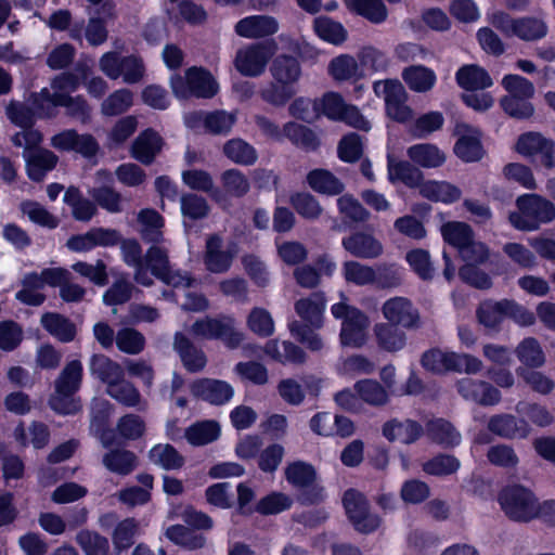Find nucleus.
Returning a JSON list of instances; mask_svg holds the SVG:
<instances>
[{
  "mask_svg": "<svg viewBox=\"0 0 555 555\" xmlns=\"http://www.w3.org/2000/svg\"><path fill=\"white\" fill-rule=\"evenodd\" d=\"M340 299L339 302L331 307L332 315L336 320H341L340 344L346 347L360 348L367 340L370 319L360 309L349 305L344 293H340Z\"/></svg>",
  "mask_w": 555,
  "mask_h": 555,
  "instance_id": "obj_1",
  "label": "nucleus"
},
{
  "mask_svg": "<svg viewBox=\"0 0 555 555\" xmlns=\"http://www.w3.org/2000/svg\"><path fill=\"white\" fill-rule=\"evenodd\" d=\"M274 83L263 92L264 99L275 105L285 104L295 93V83L299 80L301 69L295 57L278 56L271 66Z\"/></svg>",
  "mask_w": 555,
  "mask_h": 555,
  "instance_id": "obj_2",
  "label": "nucleus"
},
{
  "mask_svg": "<svg viewBox=\"0 0 555 555\" xmlns=\"http://www.w3.org/2000/svg\"><path fill=\"white\" fill-rule=\"evenodd\" d=\"M83 367L80 361L73 360L62 370L55 380V392L50 398L51 408L62 414H74L79 411L80 402L74 398L81 385Z\"/></svg>",
  "mask_w": 555,
  "mask_h": 555,
  "instance_id": "obj_3",
  "label": "nucleus"
},
{
  "mask_svg": "<svg viewBox=\"0 0 555 555\" xmlns=\"http://www.w3.org/2000/svg\"><path fill=\"white\" fill-rule=\"evenodd\" d=\"M499 503L505 515L515 521L528 522L539 516V500L520 485L505 487L499 494Z\"/></svg>",
  "mask_w": 555,
  "mask_h": 555,
  "instance_id": "obj_4",
  "label": "nucleus"
},
{
  "mask_svg": "<svg viewBox=\"0 0 555 555\" xmlns=\"http://www.w3.org/2000/svg\"><path fill=\"white\" fill-rule=\"evenodd\" d=\"M519 212L509 215L511 223L518 230L533 231L540 223L555 218V206L537 194H527L517 199Z\"/></svg>",
  "mask_w": 555,
  "mask_h": 555,
  "instance_id": "obj_5",
  "label": "nucleus"
},
{
  "mask_svg": "<svg viewBox=\"0 0 555 555\" xmlns=\"http://www.w3.org/2000/svg\"><path fill=\"white\" fill-rule=\"evenodd\" d=\"M173 94L179 99L196 96L211 99L219 91V85L212 75L202 67L189 68L184 76L173 75L170 78Z\"/></svg>",
  "mask_w": 555,
  "mask_h": 555,
  "instance_id": "obj_6",
  "label": "nucleus"
},
{
  "mask_svg": "<svg viewBox=\"0 0 555 555\" xmlns=\"http://www.w3.org/2000/svg\"><path fill=\"white\" fill-rule=\"evenodd\" d=\"M487 18L490 24L507 37L533 41L545 37L547 34V26L540 18H513L509 14L500 10L489 12Z\"/></svg>",
  "mask_w": 555,
  "mask_h": 555,
  "instance_id": "obj_7",
  "label": "nucleus"
},
{
  "mask_svg": "<svg viewBox=\"0 0 555 555\" xmlns=\"http://www.w3.org/2000/svg\"><path fill=\"white\" fill-rule=\"evenodd\" d=\"M422 365L427 371L442 374L449 371L476 374L481 371L482 362L478 358L467 353L431 349L422 357Z\"/></svg>",
  "mask_w": 555,
  "mask_h": 555,
  "instance_id": "obj_8",
  "label": "nucleus"
},
{
  "mask_svg": "<svg viewBox=\"0 0 555 555\" xmlns=\"http://www.w3.org/2000/svg\"><path fill=\"white\" fill-rule=\"evenodd\" d=\"M343 275L348 283L359 286L378 284L382 287L398 285L401 281L400 269L396 266H379L374 268L358 261H346L343 264Z\"/></svg>",
  "mask_w": 555,
  "mask_h": 555,
  "instance_id": "obj_9",
  "label": "nucleus"
},
{
  "mask_svg": "<svg viewBox=\"0 0 555 555\" xmlns=\"http://www.w3.org/2000/svg\"><path fill=\"white\" fill-rule=\"evenodd\" d=\"M514 150L521 157L546 170L555 168V141L540 132L530 131L520 134Z\"/></svg>",
  "mask_w": 555,
  "mask_h": 555,
  "instance_id": "obj_10",
  "label": "nucleus"
},
{
  "mask_svg": "<svg viewBox=\"0 0 555 555\" xmlns=\"http://www.w3.org/2000/svg\"><path fill=\"white\" fill-rule=\"evenodd\" d=\"M99 68L107 78H121L128 85L140 82L145 73L141 59L135 55L122 56L116 51L104 53L99 60Z\"/></svg>",
  "mask_w": 555,
  "mask_h": 555,
  "instance_id": "obj_11",
  "label": "nucleus"
},
{
  "mask_svg": "<svg viewBox=\"0 0 555 555\" xmlns=\"http://www.w3.org/2000/svg\"><path fill=\"white\" fill-rule=\"evenodd\" d=\"M319 116L323 115L334 121H343L359 130L369 131L370 121L354 106L347 104L337 92H326L317 100Z\"/></svg>",
  "mask_w": 555,
  "mask_h": 555,
  "instance_id": "obj_12",
  "label": "nucleus"
},
{
  "mask_svg": "<svg viewBox=\"0 0 555 555\" xmlns=\"http://www.w3.org/2000/svg\"><path fill=\"white\" fill-rule=\"evenodd\" d=\"M373 90L376 96L385 102L387 115L401 124L411 121L413 111L406 104L408 93L403 85L397 79H386L375 81Z\"/></svg>",
  "mask_w": 555,
  "mask_h": 555,
  "instance_id": "obj_13",
  "label": "nucleus"
},
{
  "mask_svg": "<svg viewBox=\"0 0 555 555\" xmlns=\"http://www.w3.org/2000/svg\"><path fill=\"white\" fill-rule=\"evenodd\" d=\"M343 504L348 519L357 531L369 533L379 527V517L370 512L367 501L361 492L354 489L347 490L343 496Z\"/></svg>",
  "mask_w": 555,
  "mask_h": 555,
  "instance_id": "obj_14",
  "label": "nucleus"
},
{
  "mask_svg": "<svg viewBox=\"0 0 555 555\" xmlns=\"http://www.w3.org/2000/svg\"><path fill=\"white\" fill-rule=\"evenodd\" d=\"M260 125L267 134L278 140L285 137L294 145L307 152L315 151L320 145L318 134L304 125L289 121L284 125L282 130L274 124L264 119H261Z\"/></svg>",
  "mask_w": 555,
  "mask_h": 555,
  "instance_id": "obj_15",
  "label": "nucleus"
},
{
  "mask_svg": "<svg viewBox=\"0 0 555 555\" xmlns=\"http://www.w3.org/2000/svg\"><path fill=\"white\" fill-rule=\"evenodd\" d=\"M456 388L465 400L481 405H495L501 401L500 390L485 380L464 377L457 380Z\"/></svg>",
  "mask_w": 555,
  "mask_h": 555,
  "instance_id": "obj_16",
  "label": "nucleus"
},
{
  "mask_svg": "<svg viewBox=\"0 0 555 555\" xmlns=\"http://www.w3.org/2000/svg\"><path fill=\"white\" fill-rule=\"evenodd\" d=\"M191 393L210 404L221 405L229 402L234 390L230 384L219 379L201 378L190 385Z\"/></svg>",
  "mask_w": 555,
  "mask_h": 555,
  "instance_id": "obj_17",
  "label": "nucleus"
},
{
  "mask_svg": "<svg viewBox=\"0 0 555 555\" xmlns=\"http://www.w3.org/2000/svg\"><path fill=\"white\" fill-rule=\"evenodd\" d=\"M384 318L391 324L405 328L418 325L420 315L412 302L404 297H393L382 306Z\"/></svg>",
  "mask_w": 555,
  "mask_h": 555,
  "instance_id": "obj_18",
  "label": "nucleus"
},
{
  "mask_svg": "<svg viewBox=\"0 0 555 555\" xmlns=\"http://www.w3.org/2000/svg\"><path fill=\"white\" fill-rule=\"evenodd\" d=\"M325 307L326 298L322 292L312 293L300 298L294 305L295 312L302 321L301 323L313 328L322 327Z\"/></svg>",
  "mask_w": 555,
  "mask_h": 555,
  "instance_id": "obj_19",
  "label": "nucleus"
},
{
  "mask_svg": "<svg viewBox=\"0 0 555 555\" xmlns=\"http://www.w3.org/2000/svg\"><path fill=\"white\" fill-rule=\"evenodd\" d=\"M236 120L237 115L235 113L225 111L196 112L185 117L189 127H195L198 122H203L205 129L210 133L223 135L230 132Z\"/></svg>",
  "mask_w": 555,
  "mask_h": 555,
  "instance_id": "obj_20",
  "label": "nucleus"
},
{
  "mask_svg": "<svg viewBox=\"0 0 555 555\" xmlns=\"http://www.w3.org/2000/svg\"><path fill=\"white\" fill-rule=\"evenodd\" d=\"M456 132L460 138L454 146L455 154L464 162L479 160L483 154L479 131L466 124H461L456 126Z\"/></svg>",
  "mask_w": 555,
  "mask_h": 555,
  "instance_id": "obj_21",
  "label": "nucleus"
},
{
  "mask_svg": "<svg viewBox=\"0 0 555 555\" xmlns=\"http://www.w3.org/2000/svg\"><path fill=\"white\" fill-rule=\"evenodd\" d=\"M275 51L276 46L272 40L257 42L245 48V76L261 75Z\"/></svg>",
  "mask_w": 555,
  "mask_h": 555,
  "instance_id": "obj_22",
  "label": "nucleus"
},
{
  "mask_svg": "<svg viewBox=\"0 0 555 555\" xmlns=\"http://www.w3.org/2000/svg\"><path fill=\"white\" fill-rule=\"evenodd\" d=\"M344 248L352 256L364 259H372L383 254V245L372 234L357 232L343 238Z\"/></svg>",
  "mask_w": 555,
  "mask_h": 555,
  "instance_id": "obj_23",
  "label": "nucleus"
},
{
  "mask_svg": "<svg viewBox=\"0 0 555 555\" xmlns=\"http://www.w3.org/2000/svg\"><path fill=\"white\" fill-rule=\"evenodd\" d=\"M173 349L178 352L184 367L192 373L202 371L207 363L203 350L195 347L192 341L182 333L175 334Z\"/></svg>",
  "mask_w": 555,
  "mask_h": 555,
  "instance_id": "obj_24",
  "label": "nucleus"
},
{
  "mask_svg": "<svg viewBox=\"0 0 555 555\" xmlns=\"http://www.w3.org/2000/svg\"><path fill=\"white\" fill-rule=\"evenodd\" d=\"M488 429L506 439L526 438L530 433V427L525 421H517L509 414L492 416L489 420Z\"/></svg>",
  "mask_w": 555,
  "mask_h": 555,
  "instance_id": "obj_25",
  "label": "nucleus"
},
{
  "mask_svg": "<svg viewBox=\"0 0 555 555\" xmlns=\"http://www.w3.org/2000/svg\"><path fill=\"white\" fill-rule=\"evenodd\" d=\"M409 159L418 167L433 169L442 166L446 154L437 145L431 143H417L406 150Z\"/></svg>",
  "mask_w": 555,
  "mask_h": 555,
  "instance_id": "obj_26",
  "label": "nucleus"
},
{
  "mask_svg": "<svg viewBox=\"0 0 555 555\" xmlns=\"http://www.w3.org/2000/svg\"><path fill=\"white\" fill-rule=\"evenodd\" d=\"M163 140L154 130H145L132 143V156L144 165H150L160 152Z\"/></svg>",
  "mask_w": 555,
  "mask_h": 555,
  "instance_id": "obj_27",
  "label": "nucleus"
},
{
  "mask_svg": "<svg viewBox=\"0 0 555 555\" xmlns=\"http://www.w3.org/2000/svg\"><path fill=\"white\" fill-rule=\"evenodd\" d=\"M24 158L27 164L28 177L34 181L42 180L46 173L52 170L57 163V156L53 152L43 149L24 151Z\"/></svg>",
  "mask_w": 555,
  "mask_h": 555,
  "instance_id": "obj_28",
  "label": "nucleus"
},
{
  "mask_svg": "<svg viewBox=\"0 0 555 555\" xmlns=\"http://www.w3.org/2000/svg\"><path fill=\"white\" fill-rule=\"evenodd\" d=\"M420 194L433 202L452 204L462 196V191L448 181L427 180L420 184Z\"/></svg>",
  "mask_w": 555,
  "mask_h": 555,
  "instance_id": "obj_29",
  "label": "nucleus"
},
{
  "mask_svg": "<svg viewBox=\"0 0 555 555\" xmlns=\"http://www.w3.org/2000/svg\"><path fill=\"white\" fill-rule=\"evenodd\" d=\"M121 253L125 262L134 267V280L143 285L151 286L153 279L144 266V257L140 244L135 240H126L121 242Z\"/></svg>",
  "mask_w": 555,
  "mask_h": 555,
  "instance_id": "obj_30",
  "label": "nucleus"
},
{
  "mask_svg": "<svg viewBox=\"0 0 555 555\" xmlns=\"http://www.w3.org/2000/svg\"><path fill=\"white\" fill-rule=\"evenodd\" d=\"M383 435L389 441L412 443L422 435V427L411 420H391L384 424Z\"/></svg>",
  "mask_w": 555,
  "mask_h": 555,
  "instance_id": "obj_31",
  "label": "nucleus"
},
{
  "mask_svg": "<svg viewBox=\"0 0 555 555\" xmlns=\"http://www.w3.org/2000/svg\"><path fill=\"white\" fill-rule=\"evenodd\" d=\"M89 369L91 374L103 382L106 387L125 376L122 366L105 354H93Z\"/></svg>",
  "mask_w": 555,
  "mask_h": 555,
  "instance_id": "obj_32",
  "label": "nucleus"
},
{
  "mask_svg": "<svg viewBox=\"0 0 555 555\" xmlns=\"http://www.w3.org/2000/svg\"><path fill=\"white\" fill-rule=\"evenodd\" d=\"M221 434L220 425L214 420L198 421L185 429L184 437L193 447H203L216 441Z\"/></svg>",
  "mask_w": 555,
  "mask_h": 555,
  "instance_id": "obj_33",
  "label": "nucleus"
},
{
  "mask_svg": "<svg viewBox=\"0 0 555 555\" xmlns=\"http://www.w3.org/2000/svg\"><path fill=\"white\" fill-rule=\"evenodd\" d=\"M387 169L388 180L391 183L401 181L409 188L420 189V184L423 182L422 171L409 162L397 160L393 157L388 156Z\"/></svg>",
  "mask_w": 555,
  "mask_h": 555,
  "instance_id": "obj_34",
  "label": "nucleus"
},
{
  "mask_svg": "<svg viewBox=\"0 0 555 555\" xmlns=\"http://www.w3.org/2000/svg\"><path fill=\"white\" fill-rule=\"evenodd\" d=\"M102 464L111 473L127 476L138 467V456L126 449H112L103 455Z\"/></svg>",
  "mask_w": 555,
  "mask_h": 555,
  "instance_id": "obj_35",
  "label": "nucleus"
},
{
  "mask_svg": "<svg viewBox=\"0 0 555 555\" xmlns=\"http://www.w3.org/2000/svg\"><path fill=\"white\" fill-rule=\"evenodd\" d=\"M112 413V404L104 399H95L91 408V431L100 439L103 447L107 448L113 440L109 433L105 429L107 420Z\"/></svg>",
  "mask_w": 555,
  "mask_h": 555,
  "instance_id": "obj_36",
  "label": "nucleus"
},
{
  "mask_svg": "<svg viewBox=\"0 0 555 555\" xmlns=\"http://www.w3.org/2000/svg\"><path fill=\"white\" fill-rule=\"evenodd\" d=\"M328 74L336 81L357 80L364 77L358 59L349 54H340L328 64Z\"/></svg>",
  "mask_w": 555,
  "mask_h": 555,
  "instance_id": "obj_37",
  "label": "nucleus"
},
{
  "mask_svg": "<svg viewBox=\"0 0 555 555\" xmlns=\"http://www.w3.org/2000/svg\"><path fill=\"white\" fill-rule=\"evenodd\" d=\"M231 249H221V240L218 236H210L206 242L205 264L215 273L227 271L233 259Z\"/></svg>",
  "mask_w": 555,
  "mask_h": 555,
  "instance_id": "obj_38",
  "label": "nucleus"
},
{
  "mask_svg": "<svg viewBox=\"0 0 555 555\" xmlns=\"http://www.w3.org/2000/svg\"><path fill=\"white\" fill-rule=\"evenodd\" d=\"M459 86L467 91L483 90L493 85L489 73L478 65H465L456 72Z\"/></svg>",
  "mask_w": 555,
  "mask_h": 555,
  "instance_id": "obj_39",
  "label": "nucleus"
},
{
  "mask_svg": "<svg viewBox=\"0 0 555 555\" xmlns=\"http://www.w3.org/2000/svg\"><path fill=\"white\" fill-rule=\"evenodd\" d=\"M266 356L280 363H302L305 352L302 349L289 341L270 340L261 350Z\"/></svg>",
  "mask_w": 555,
  "mask_h": 555,
  "instance_id": "obj_40",
  "label": "nucleus"
},
{
  "mask_svg": "<svg viewBox=\"0 0 555 555\" xmlns=\"http://www.w3.org/2000/svg\"><path fill=\"white\" fill-rule=\"evenodd\" d=\"M402 79L412 91L424 93L434 88L437 76L426 66L412 65L403 69Z\"/></svg>",
  "mask_w": 555,
  "mask_h": 555,
  "instance_id": "obj_41",
  "label": "nucleus"
},
{
  "mask_svg": "<svg viewBox=\"0 0 555 555\" xmlns=\"http://www.w3.org/2000/svg\"><path fill=\"white\" fill-rule=\"evenodd\" d=\"M138 221L141 225L140 233L144 241L156 244L165 242L163 235L165 220L156 210L151 208L142 209L138 215Z\"/></svg>",
  "mask_w": 555,
  "mask_h": 555,
  "instance_id": "obj_42",
  "label": "nucleus"
},
{
  "mask_svg": "<svg viewBox=\"0 0 555 555\" xmlns=\"http://www.w3.org/2000/svg\"><path fill=\"white\" fill-rule=\"evenodd\" d=\"M377 345L388 351L397 352L405 346V334L391 323H377L374 326Z\"/></svg>",
  "mask_w": 555,
  "mask_h": 555,
  "instance_id": "obj_43",
  "label": "nucleus"
},
{
  "mask_svg": "<svg viewBox=\"0 0 555 555\" xmlns=\"http://www.w3.org/2000/svg\"><path fill=\"white\" fill-rule=\"evenodd\" d=\"M150 461L165 470H177L184 465V457L168 443L154 446L149 452Z\"/></svg>",
  "mask_w": 555,
  "mask_h": 555,
  "instance_id": "obj_44",
  "label": "nucleus"
},
{
  "mask_svg": "<svg viewBox=\"0 0 555 555\" xmlns=\"http://www.w3.org/2000/svg\"><path fill=\"white\" fill-rule=\"evenodd\" d=\"M165 537L176 545L182 546L186 550L202 548L206 542L203 534H199L183 525H172L168 527L165 531Z\"/></svg>",
  "mask_w": 555,
  "mask_h": 555,
  "instance_id": "obj_45",
  "label": "nucleus"
},
{
  "mask_svg": "<svg viewBox=\"0 0 555 555\" xmlns=\"http://www.w3.org/2000/svg\"><path fill=\"white\" fill-rule=\"evenodd\" d=\"M309 186L321 194L337 195L344 190V184L330 171L314 169L307 176Z\"/></svg>",
  "mask_w": 555,
  "mask_h": 555,
  "instance_id": "obj_46",
  "label": "nucleus"
},
{
  "mask_svg": "<svg viewBox=\"0 0 555 555\" xmlns=\"http://www.w3.org/2000/svg\"><path fill=\"white\" fill-rule=\"evenodd\" d=\"M42 326L61 341H72L75 337V325L59 313L48 312L41 317Z\"/></svg>",
  "mask_w": 555,
  "mask_h": 555,
  "instance_id": "obj_47",
  "label": "nucleus"
},
{
  "mask_svg": "<svg viewBox=\"0 0 555 555\" xmlns=\"http://www.w3.org/2000/svg\"><path fill=\"white\" fill-rule=\"evenodd\" d=\"M443 241L455 247L459 251L474 237L472 228L461 221H449L440 229Z\"/></svg>",
  "mask_w": 555,
  "mask_h": 555,
  "instance_id": "obj_48",
  "label": "nucleus"
},
{
  "mask_svg": "<svg viewBox=\"0 0 555 555\" xmlns=\"http://www.w3.org/2000/svg\"><path fill=\"white\" fill-rule=\"evenodd\" d=\"M15 438L23 447L28 446L29 443L35 449L44 448L50 439V433L47 425L42 423H33L28 429H25L23 426H18L15 429Z\"/></svg>",
  "mask_w": 555,
  "mask_h": 555,
  "instance_id": "obj_49",
  "label": "nucleus"
},
{
  "mask_svg": "<svg viewBox=\"0 0 555 555\" xmlns=\"http://www.w3.org/2000/svg\"><path fill=\"white\" fill-rule=\"evenodd\" d=\"M347 7L372 23L379 24L387 18V9L382 0H346Z\"/></svg>",
  "mask_w": 555,
  "mask_h": 555,
  "instance_id": "obj_50",
  "label": "nucleus"
},
{
  "mask_svg": "<svg viewBox=\"0 0 555 555\" xmlns=\"http://www.w3.org/2000/svg\"><path fill=\"white\" fill-rule=\"evenodd\" d=\"M133 104V93L126 88L118 89L109 94L101 104V112L105 116H117L127 112Z\"/></svg>",
  "mask_w": 555,
  "mask_h": 555,
  "instance_id": "obj_51",
  "label": "nucleus"
},
{
  "mask_svg": "<svg viewBox=\"0 0 555 555\" xmlns=\"http://www.w3.org/2000/svg\"><path fill=\"white\" fill-rule=\"evenodd\" d=\"M518 360L526 366L540 367L545 362L544 352L535 338H525L516 348Z\"/></svg>",
  "mask_w": 555,
  "mask_h": 555,
  "instance_id": "obj_52",
  "label": "nucleus"
},
{
  "mask_svg": "<svg viewBox=\"0 0 555 555\" xmlns=\"http://www.w3.org/2000/svg\"><path fill=\"white\" fill-rule=\"evenodd\" d=\"M143 262L146 270H151V273L157 279L165 276L170 269L168 250L156 243L147 249Z\"/></svg>",
  "mask_w": 555,
  "mask_h": 555,
  "instance_id": "obj_53",
  "label": "nucleus"
},
{
  "mask_svg": "<svg viewBox=\"0 0 555 555\" xmlns=\"http://www.w3.org/2000/svg\"><path fill=\"white\" fill-rule=\"evenodd\" d=\"M106 393L126 406H137L141 402L139 390L125 376L106 387Z\"/></svg>",
  "mask_w": 555,
  "mask_h": 555,
  "instance_id": "obj_54",
  "label": "nucleus"
},
{
  "mask_svg": "<svg viewBox=\"0 0 555 555\" xmlns=\"http://www.w3.org/2000/svg\"><path fill=\"white\" fill-rule=\"evenodd\" d=\"M506 299L501 301L487 300L480 304L477 310V318L480 324L486 327H496L505 318Z\"/></svg>",
  "mask_w": 555,
  "mask_h": 555,
  "instance_id": "obj_55",
  "label": "nucleus"
},
{
  "mask_svg": "<svg viewBox=\"0 0 555 555\" xmlns=\"http://www.w3.org/2000/svg\"><path fill=\"white\" fill-rule=\"evenodd\" d=\"M315 34L324 41L332 44H340L347 38V33L341 24L327 17H319L314 21Z\"/></svg>",
  "mask_w": 555,
  "mask_h": 555,
  "instance_id": "obj_56",
  "label": "nucleus"
},
{
  "mask_svg": "<svg viewBox=\"0 0 555 555\" xmlns=\"http://www.w3.org/2000/svg\"><path fill=\"white\" fill-rule=\"evenodd\" d=\"M77 543L80 545L86 555H107L109 550L108 540L98 532L82 530L76 537Z\"/></svg>",
  "mask_w": 555,
  "mask_h": 555,
  "instance_id": "obj_57",
  "label": "nucleus"
},
{
  "mask_svg": "<svg viewBox=\"0 0 555 555\" xmlns=\"http://www.w3.org/2000/svg\"><path fill=\"white\" fill-rule=\"evenodd\" d=\"M359 397L372 405H382L387 402L388 393L384 387L376 380L363 379L354 385Z\"/></svg>",
  "mask_w": 555,
  "mask_h": 555,
  "instance_id": "obj_58",
  "label": "nucleus"
},
{
  "mask_svg": "<svg viewBox=\"0 0 555 555\" xmlns=\"http://www.w3.org/2000/svg\"><path fill=\"white\" fill-rule=\"evenodd\" d=\"M117 348L128 354H138L145 347L144 336L137 330L125 327L116 334Z\"/></svg>",
  "mask_w": 555,
  "mask_h": 555,
  "instance_id": "obj_59",
  "label": "nucleus"
},
{
  "mask_svg": "<svg viewBox=\"0 0 555 555\" xmlns=\"http://www.w3.org/2000/svg\"><path fill=\"white\" fill-rule=\"evenodd\" d=\"M64 201L72 207L73 215L77 220L88 221L96 212L95 205L91 201L82 198L75 189L66 191Z\"/></svg>",
  "mask_w": 555,
  "mask_h": 555,
  "instance_id": "obj_60",
  "label": "nucleus"
},
{
  "mask_svg": "<svg viewBox=\"0 0 555 555\" xmlns=\"http://www.w3.org/2000/svg\"><path fill=\"white\" fill-rule=\"evenodd\" d=\"M294 209L305 219H318L322 214V207L318 199L310 193H296L289 199Z\"/></svg>",
  "mask_w": 555,
  "mask_h": 555,
  "instance_id": "obj_61",
  "label": "nucleus"
},
{
  "mask_svg": "<svg viewBox=\"0 0 555 555\" xmlns=\"http://www.w3.org/2000/svg\"><path fill=\"white\" fill-rule=\"evenodd\" d=\"M429 435L438 443L444 447L457 446L461 441V435L447 421L436 420L429 424Z\"/></svg>",
  "mask_w": 555,
  "mask_h": 555,
  "instance_id": "obj_62",
  "label": "nucleus"
},
{
  "mask_svg": "<svg viewBox=\"0 0 555 555\" xmlns=\"http://www.w3.org/2000/svg\"><path fill=\"white\" fill-rule=\"evenodd\" d=\"M181 212L184 217L192 220L205 218L209 212L207 201L194 193H188L181 196Z\"/></svg>",
  "mask_w": 555,
  "mask_h": 555,
  "instance_id": "obj_63",
  "label": "nucleus"
},
{
  "mask_svg": "<svg viewBox=\"0 0 555 555\" xmlns=\"http://www.w3.org/2000/svg\"><path fill=\"white\" fill-rule=\"evenodd\" d=\"M359 64L365 74L366 70L382 72L388 67L389 61L386 54L373 47H365L358 53Z\"/></svg>",
  "mask_w": 555,
  "mask_h": 555,
  "instance_id": "obj_64",
  "label": "nucleus"
}]
</instances>
